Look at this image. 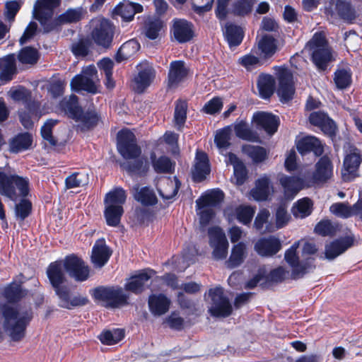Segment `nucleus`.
<instances>
[{
	"mask_svg": "<svg viewBox=\"0 0 362 362\" xmlns=\"http://www.w3.org/2000/svg\"><path fill=\"white\" fill-rule=\"evenodd\" d=\"M2 294L6 300L11 303H18L25 295L21 285L16 282H12L6 286Z\"/></svg>",
	"mask_w": 362,
	"mask_h": 362,
	"instance_id": "a19ab883",
	"label": "nucleus"
},
{
	"mask_svg": "<svg viewBox=\"0 0 362 362\" xmlns=\"http://www.w3.org/2000/svg\"><path fill=\"white\" fill-rule=\"evenodd\" d=\"M57 261L62 262V269L67 274L85 262L81 257L74 253L65 256L63 260L58 259Z\"/></svg>",
	"mask_w": 362,
	"mask_h": 362,
	"instance_id": "4d7b16f0",
	"label": "nucleus"
},
{
	"mask_svg": "<svg viewBox=\"0 0 362 362\" xmlns=\"http://www.w3.org/2000/svg\"><path fill=\"white\" fill-rule=\"evenodd\" d=\"M245 245L243 242L235 245L231 250L230 255L226 261L228 268L234 269L239 267L244 261Z\"/></svg>",
	"mask_w": 362,
	"mask_h": 362,
	"instance_id": "58836bf2",
	"label": "nucleus"
},
{
	"mask_svg": "<svg viewBox=\"0 0 362 362\" xmlns=\"http://www.w3.org/2000/svg\"><path fill=\"white\" fill-rule=\"evenodd\" d=\"M32 211V203L30 200L22 199L15 206V214L17 218L24 221Z\"/></svg>",
	"mask_w": 362,
	"mask_h": 362,
	"instance_id": "052dcab7",
	"label": "nucleus"
},
{
	"mask_svg": "<svg viewBox=\"0 0 362 362\" xmlns=\"http://www.w3.org/2000/svg\"><path fill=\"white\" fill-rule=\"evenodd\" d=\"M279 182L286 192L296 193L302 189L303 180L298 176L283 175Z\"/></svg>",
	"mask_w": 362,
	"mask_h": 362,
	"instance_id": "3c124183",
	"label": "nucleus"
},
{
	"mask_svg": "<svg viewBox=\"0 0 362 362\" xmlns=\"http://www.w3.org/2000/svg\"><path fill=\"white\" fill-rule=\"evenodd\" d=\"M361 161V150L351 147L349 153L344 158L341 168V178L344 182H351L358 177V170Z\"/></svg>",
	"mask_w": 362,
	"mask_h": 362,
	"instance_id": "1a4fd4ad",
	"label": "nucleus"
},
{
	"mask_svg": "<svg viewBox=\"0 0 362 362\" xmlns=\"http://www.w3.org/2000/svg\"><path fill=\"white\" fill-rule=\"evenodd\" d=\"M86 11L83 8H69L55 19L50 21V24L45 25L46 33L55 30L58 26L64 24L76 23L85 18Z\"/></svg>",
	"mask_w": 362,
	"mask_h": 362,
	"instance_id": "2eb2a0df",
	"label": "nucleus"
},
{
	"mask_svg": "<svg viewBox=\"0 0 362 362\" xmlns=\"http://www.w3.org/2000/svg\"><path fill=\"white\" fill-rule=\"evenodd\" d=\"M78 118L76 122L78 123V129L81 132L94 129L101 121V115L93 105H90L88 108L83 109Z\"/></svg>",
	"mask_w": 362,
	"mask_h": 362,
	"instance_id": "f3484780",
	"label": "nucleus"
},
{
	"mask_svg": "<svg viewBox=\"0 0 362 362\" xmlns=\"http://www.w3.org/2000/svg\"><path fill=\"white\" fill-rule=\"evenodd\" d=\"M228 163L233 167V175L235 185L241 186L248 178V170L245 163L233 152L228 153Z\"/></svg>",
	"mask_w": 362,
	"mask_h": 362,
	"instance_id": "7c9ffc66",
	"label": "nucleus"
},
{
	"mask_svg": "<svg viewBox=\"0 0 362 362\" xmlns=\"http://www.w3.org/2000/svg\"><path fill=\"white\" fill-rule=\"evenodd\" d=\"M114 26L107 20L101 21L99 28H95L93 33L95 42L99 45H109L112 40Z\"/></svg>",
	"mask_w": 362,
	"mask_h": 362,
	"instance_id": "c85d7f7f",
	"label": "nucleus"
},
{
	"mask_svg": "<svg viewBox=\"0 0 362 362\" xmlns=\"http://www.w3.org/2000/svg\"><path fill=\"white\" fill-rule=\"evenodd\" d=\"M210 163L195 164L192 172V180L195 182H201L210 174Z\"/></svg>",
	"mask_w": 362,
	"mask_h": 362,
	"instance_id": "338daca9",
	"label": "nucleus"
},
{
	"mask_svg": "<svg viewBox=\"0 0 362 362\" xmlns=\"http://www.w3.org/2000/svg\"><path fill=\"white\" fill-rule=\"evenodd\" d=\"M233 128L238 138L250 142H259L258 134L249 127L245 119H236L233 124Z\"/></svg>",
	"mask_w": 362,
	"mask_h": 362,
	"instance_id": "473e14b6",
	"label": "nucleus"
},
{
	"mask_svg": "<svg viewBox=\"0 0 362 362\" xmlns=\"http://www.w3.org/2000/svg\"><path fill=\"white\" fill-rule=\"evenodd\" d=\"M172 32L174 37L180 43L187 42L194 36L192 24L183 19L173 21Z\"/></svg>",
	"mask_w": 362,
	"mask_h": 362,
	"instance_id": "cd10ccee",
	"label": "nucleus"
},
{
	"mask_svg": "<svg viewBox=\"0 0 362 362\" xmlns=\"http://www.w3.org/2000/svg\"><path fill=\"white\" fill-rule=\"evenodd\" d=\"M97 71L94 66H89L86 69L83 70L81 74L76 75L71 81V88L76 92L81 91V87L85 83L86 81L90 76V75H95Z\"/></svg>",
	"mask_w": 362,
	"mask_h": 362,
	"instance_id": "49530a36",
	"label": "nucleus"
},
{
	"mask_svg": "<svg viewBox=\"0 0 362 362\" xmlns=\"http://www.w3.org/2000/svg\"><path fill=\"white\" fill-rule=\"evenodd\" d=\"M254 122L258 129H263L268 135L274 134L279 128V117L272 113L266 112H257L252 116Z\"/></svg>",
	"mask_w": 362,
	"mask_h": 362,
	"instance_id": "6ab92c4d",
	"label": "nucleus"
},
{
	"mask_svg": "<svg viewBox=\"0 0 362 362\" xmlns=\"http://www.w3.org/2000/svg\"><path fill=\"white\" fill-rule=\"evenodd\" d=\"M68 275L76 282L86 281L90 277V267L84 262Z\"/></svg>",
	"mask_w": 362,
	"mask_h": 362,
	"instance_id": "680f3d73",
	"label": "nucleus"
},
{
	"mask_svg": "<svg viewBox=\"0 0 362 362\" xmlns=\"http://www.w3.org/2000/svg\"><path fill=\"white\" fill-rule=\"evenodd\" d=\"M127 199V194L125 190L120 187H115L112 190L107 192L104 199V203L105 205H115L119 206L121 205L123 206V204L125 203Z\"/></svg>",
	"mask_w": 362,
	"mask_h": 362,
	"instance_id": "de8ad7c7",
	"label": "nucleus"
},
{
	"mask_svg": "<svg viewBox=\"0 0 362 362\" xmlns=\"http://www.w3.org/2000/svg\"><path fill=\"white\" fill-rule=\"evenodd\" d=\"M154 271L144 269L139 271L136 274L130 276L124 284V289L135 295L141 294L147 288V282L151 279Z\"/></svg>",
	"mask_w": 362,
	"mask_h": 362,
	"instance_id": "4468645a",
	"label": "nucleus"
},
{
	"mask_svg": "<svg viewBox=\"0 0 362 362\" xmlns=\"http://www.w3.org/2000/svg\"><path fill=\"white\" fill-rule=\"evenodd\" d=\"M271 189V180L264 175L255 180V187L250 191V194L256 202H264L268 200Z\"/></svg>",
	"mask_w": 362,
	"mask_h": 362,
	"instance_id": "5701e85b",
	"label": "nucleus"
},
{
	"mask_svg": "<svg viewBox=\"0 0 362 362\" xmlns=\"http://www.w3.org/2000/svg\"><path fill=\"white\" fill-rule=\"evenodd\" d=\"M124 214L122 206H113L112 204L105 205L104 210V217L107 226L117 227L121 222V218Z\"/></svg>",
	"mask_w": 362,
	"mask_h": 362,
	"instance_id": "4c0bfd02",
	"label": "nucleus"
},
{
	"mask_svg": "<svg viewBox=\"0 0 362 362\" xmlns=\"http://www.w3.org/2000/svg\"><path fill=\"white\" fill-rule=\"evenodd\" d=\"M313 49L310 59L320 72L327 70L329 65L335 61L332 47H310Z\"/></svg>",
	"mask_w": 362,
	"mask_h": 362,
	"instance_id": "dca6fc26",
	"label": "nucleus"
},
{
	"mask_svg": "<svg viewBox=\"0 0 362 362\" xmlns=\"http://www.w3.org/2000/svg\"><path fill=\"white\" fill-rule=\"evenodd\" d=\"M163 27V23L159 20L150 21L146 25L145 35L151 40H156L160 37V32Z\"/></svg>",
	"mask_w": 362,
	"mask_h": 362,
	"instance_id": "69168bd1",
	"label": "nucleus"
},
{
	"mask_svg": "<svg viewBox=\"0 0 362 362\" xmlns=\"http://www.w3.org/2000/svg\"><path fill=\"white\" fill-rule=\"evenodd\" d=\"M244 33L241 27L230 24L226 27V37L230 45H238L242 42Z\"/></svg>",
	"mask_w": 362,
	"mask_h": 362,
	"instance_id": "864d4df0",
	"label": "nucleus"
},
{
	"mask_svg": "<svg viewBox=\"0 0 362 362\" xmlns=\"http://www.w3.org/2000/svg\"><path fill=\"white\" fill-rule=\"evenodd\" d=\"M33 142V134L28 132L17 134L9 141V151L18 153L27 151L32 147Z\"/></svg>",
	"mask_w": 362,
	"mask_h": 362,
	"instance_id": "c756f323",
	"label": "nucleus"
},
{
	"mask_svg": "<svg viewBox=\"0 0 362 362\" xmlns=\"http://www.w3.org/2000/svg\"><path fill=\"white\" fill-rule=\"evenodd\" d=\"M333 176V164L327 156H321L315 165L312 180L315 184L327 182Z\"/></svg>",
	"mask_w": 362,
	"mask_h": 362,
	"instance_id": "a211bd4d",
	"label": "nucleus"
},
{
	"mask_svg": "<svg viewBox=\"0 0 362 362\" xmlns=\"http://www.w3.org/2000/svg\"><path fill=\"white\" fill-rule=\"evenodd\" d=\"M209 296L211 300L209 312L212 317H227L233 312V307L228 296L224 294L221 286H216L209 290Z\"/></svg>",
	"mask_w": 362,
	"mask_h": 362,
	"instance_id": "0eeeda50",
	"label": "nucleus"
},
{
	"mask_svg": "<svg viewBox=\"0 0 362 362\" xmlns=\"http://www.w3.org/2000/svg\"><path fill=\"white\" fill-rule=\"evenodd\" d=\"M235 211L237 220L243 225L250 224L255 215L254 209L250 206L240 205Z\"/></svg>",
	"mask_w": 362,
	"mask_h": 362,
	"instance_id": "13d9d810",
	"label": "nucleus"
},
{
	"mask_svg": "<svg viewBox=\"0 0 362 362\" xmlns=\"http://www.w3.org/2000/svg\"><path fill=\"white\" fill-rule=\"evenodd\" d=\"M59 107L62 112L70 119L76 121L83 109L78 103V98L76 95H70L68 100H62Z\"/></svg>",
	"mask_w": 362,
	"mask_h": 362,
	"instance_id": "c9c22d12",
	"label": "nucleus"
},
{
	"mask_svg": "<svg viewBox=\"0 0 362 362\" xmlns=\"http://www.w3.org/2000/svg\"><path fill=\"white\" fill-rule=\"evenodd\" d=\"M0 81L6 84L17 74L16 59L14 54H9L1 58Z\"/></svg>",
	"mask_w": 362,
	"mask_h": 362,
	"instance_id": "b1692460",
	"label": "nucleus"
},
{
	"mask_svg": "<svg viewBox=\"0 0 362 362\" xmlns=\"http://www.w3.org/2000/svg\"><path fill=\"white\" fill-rule=\"evenodd\" d=\"M313 205V202L308 197L299 199L293 207V216L300 218H306L312 213Z\"/></svg>",
	"mask_w": 362,
	"mask_h": 362,
	"instance_id": "8fccbe9b",
	"label": "nucleus"
},
{
	"mask_svg": "<svg viewBox=\"0 0 362 362\" xmlns=\"http://www.w3.org/2000/svg\"><path fill=\"white\" fill-rule=\"evenodd\" d=\"M314 232L321 236H332L336 233V228L331 221L328 219L322 220L318 222L314 228Z\"/></svg>",
	"mask_w": 362,
	"mask_h": 362,
	"instance_id": "0e129e2a",
	"label": "nucleus"
},
{
	"mask_svg": "<svg viewBox=\"0 0 362 362\" xmlns=\"http://www.w3.org/2000/svg\"><path fill=\"white\" fill-rule=\"evenodd\" d=\"M95 300L105 302L106 308H118L128 305L129 295L119 286H99L90 291Z\"/></svg>",
	"mask_w": 362,
	"mask_h": 362,
	"instance_id": "7ed1b4c3",
	"label": "nucleus"
},
{
	"mask_svg": "<svg viewBox=\"0 0 362 362\" xmlns=\"http://www.w3.org/2000/svg\"><path fill=\"white\" fill-rule=\"evenodd\" d=\"M134 199L146 206H154L158 202L154 192L147 186L141 187L134 195Z\"/></svg>",
	"mask_w": 362,
	"mask_h": 362,
	"instance_id": "09e8293b",
	"label": "nucleus"
},
{
	"mask_svg": "<svg viewBox=\"0 0 362 362\" xmlns=\"http://www.w3.org/2000/svg\"><path fill=\"white\" fill-rule=\"evenodd\" d=\"M124 162L120 166L131 176L145 177L149 170V165L146 158L141 157Z\"/></svg>",
	"mask_w": 362,
	"mask_h": 362,
	"instance_id": "a878e982",
	"label": "nucleus"
},
{
	"mask_svg": "<svg viewBox=\"0 0 362 362\" xmlns=\"http://www.w3.org/2000/svg\"><path fill=\"white\" fill-rule=\"evenodd\" d=\"M189 69L185 66L182 60L173 61L170 64L167 78V89L177 88L179 84L187 76Z\"/></svg>",
	"mask_w": 362,
	"mask_h": 362,
	"instance_id": "aec40b11",
	"label": "nucleus"
},
{
	"mask_svg": "<svg viewBox=\"0 0 362 362\" xmlns=\"http://www.w3.org/2000/svg\"><path fill=\"white\" fill-rule=\"evenodd\" d=\"M61 0H37L33 9V15L39 21L45 31V25L50 24L54 10L60 5Z\"/></svg>",
	"mask_w": 362,
	"mask_h": 362,
	"instance_id": "9b49d317",
	"label": "nucleus"
},
{
	"mask_svg": "<svg viewBox=\"0 0 362 362\" xmlns=\"http://www.w3.org/2000/svg\"><path fill=\"white\" fill-rule=\"evenodd\" d=\"M241 151L243 153L250 157L255 163H260L263 162L267 156L266 149L260 146L243 144L241 146Z\"/></svg>",
	"mask_w": 362,
	"mask_h": 362,
	"instance_id": "ea45409f",
	"label": "nucleus"
},
{
	"mask_svg": "<svg viewBox=\"0 0 362 362\" xmlns=\"http://www.w3.org/2000/svg\"><path fill=\"white\" fill-rule=\"evenodd\" d=\"M2 316L4 319L3 327L13 341H21L25 334V329L33 318L28 311L19 313L17 308L4 303L1 305Z\"/></svg>",
	"mask_w": 362,
	"mask_h": 362,
	"instance_id": "f03ea898",
	"label": "nucleus"
},
{
	"mask_svg": "<svg viewBox=\"0 0 362 362\" xmlns=\"http://www.w3.org/2000/svg\"><path fill=\"white\" fill-rule=\"evenodd\" d=\"M329 210L334 215L342 218H348L354 215H358V211L354 208V204L349 206L343 202L333 204L330 206Z\"/></svg>",
	"mask_w": 362,
	"mask_h": 362,
	"instance_id": "603ef678",
	"label": "nucleus"
},
{
	"mask_svg": "<svg viewBox=\"0 0 362 362\" xmlns=\"http://www.w3.org/2000/svg\"><path fill=\"white\" fill-rule=\"evenodd\" d=\"M142 11L143 7L141 5L133 4L127 0L118 4L114 10L115 13L121 16L127 21H132L136 13H140Z\"/></svg>",
	"mask_w": 362,
	"mask_h": 362,
	"instance_id": "e433bc0d",
	"label": "nucleus"
},
{
	"mask_svg": "<svg viewBox=\"0 0 362 362\" xmlns=\"http://www.w3.org/2000/svg\"><path fill=\"white\" fill-rule=\"evenodd\" d=\"M223 199V192L218 188L213 189L196 200V207L197 209H202L206 206H217Z\"/></svg>",
	"mask_w": 362,
	"mask_h": 362,
	"instance_id": "f704fd0d",
	"label": "nucleus"
},
{
	"mask_svg": "<svg viewBox=\"0 0 362 362\" xmlns=\"http://www.w3.org/2000/svg\"><path fill=\"white\" fill-rule=\"evenodd\" d=\"M331 5L335 6V10L344 20L351 21L356 18V12L349 2L344 0H332Z\"/></svg>",
	"mask_w": 362,
	"mask_h": 362,
	"instance_id": "37998d69",
	"label": "nucleus"
},
{
	"mask_svg": "<svg viewBox=\"0 0 362 362\" xmlns=\"http://www.w3.org/2000/svg\"><path fill=\"white\" fill-rule=\"evenodd\" d=\"M116 146L117 152L124 159L136 158L141 155L136 135L129 129H122L117 133Z\"/></svg>",
	"mask_w": 362,
	"mask_h": 362,
	"instance_id": "423d86ee",
	"label": "nucleus"
},
{
	"mask_svg": "<svg viewBox=\"0 0 362 362\" xmlns=\"http://www.w3.org/2000/svg\"><path fill=\"white\" fill-rule=\"evenodd\" d=\"M58 122L59 120L57 119H48L40 129V134L42 139L48 141L52 146H56L57 145V140L52 134V129Z\"/></svg>",
	"mask_w": 362,
	"mask_h": 362,
	"instance_id": "5fc2aeb1",
	"label": "nucleus"
},
{
	"mask_svg": "<svg viewBox=\"0 0 362 362\" xmlns=\"http://www.w3.org/2000/svg\"><path fill=\"white\" fill-rule=\"evenodd\" d=\"M281 248L280 240L271 235L259 239L254 245L256 252L261 257H269L276 255Z\"/></svg>",
	"mask_w": 362,
	"mask_h": 362,
	"instance_id": "412c9836",
	"label": "nucleus"
},
{
	"mask_svg": "<svg viewBox=\"0 0 362 362\" xmlns=\"http://www.w3.org/2000/svg\"><path fill=\"white\" fill-rule=\"evenodd\" d=\"M137 74L134 78L136 91L144 93L153 83L156 78V71L152 64L145 60L136 65Z\"/></svg>",
	"mask_w": 362,
	"mask_h": 362,
	"instance_id": "9d476101",
	"label": "nucleus"
},
{
	"mask_svg": "<svg viewBox=\"0 0 362 362\" xmlns=\"http://www.w3.org/2000/svg\"><path fill=\"white\" fill-rule=\"evenodd\" d=\"M298 243H295L286 250L284 259L292 267L291 277L292 279L303 278L306 274L310 272L315 268L314 257H307L300 261L297 255Z\"/></svg>",
	"mask_w": 362,
	"mask_h": 362,
	"instance_id": "39448f33",
	"label": "nucleus"
},
{
	"mask_svg": "<svg viewBox=\"0 0 362 362\" xmlns=\"http://www.w3.org/2000/svg\"><path fill=\"white\" fill-rule=\"evenodd\" d=\"M187 102L182 100H177L176 101L174 112V120L176 125L179 127L184 126L187 119Z\"/></svg>",
	"mask_w": 362,
	"mask_h": 362,
	"instance_id": "bf43d9fd",
	"label": "nucleus"
},
{
	"mask_svg": "<svg viewBox=\"0 0 362 362\" xmlns=\"http://www.w3.org/2000/svg\"><path fill=\"white\" fill-rule=\"evenodd\" d=\"M209 245L214 248L212 255L216 260L226 259L228 254V242L225 233L218 226H214L208 230Z\"/></svg>",
	"mask_w": 362,
	"mask_h": 362,
	"instance_id": "6e6552de",
	"label": "nucleus"
},
{
	"mask_svg": "<svg viewBox=\"0 0 362 362\" xmlns=\"http://www.w3.org/2000/svg\"><path fill=\"white\" fill-rule=\"evenodd\" d=\"M150 160L154 171L158 174H171L175 171V163L167 156L157 158L156 153L151 152Z\"/></svg>",
	"mask_w": 362,
	"mask_h": 362,
	"instance_id": "72a5a7b5",
	"label": "nucleus"
},
{
	"mask_svg": "<svg viewBox=\"0 0 362 362\" xmlns=\"http://www.w3.org/2000/svg\"><path fill=\"white\" fill-rule=\"evenodd\" d=\"M124 337L123 329H113L103 331L98 336L100 342L105 345L116 344Z\"/></svg>",
	"mask_w": 362,
	"mask_h": 362,
	"instance_id": "79ce46f5",
	"label": "nucleus"
},
{
	"mask_svg": "<svg viewBox=\"0 0 362 362\" xmlns=\"http://www.w3.org/2000/svg\"><path fill=\"white\" fill-rule=\"evenodd\" d=\"M334 81L339 90L349 88L352 82V72L350 69H337L334 73Z\"/></svg>",
	"mask_w": 362,
	"mask_h": 362,
	"instance_id": "a18cd8bd",
	"label": "nucleus"
},
{
	"mask_svg": "<svg viewBox=\"0 0 362 362\" xmlns=\"http://www.w3.org/2000/svg\"><path fill=\"white\" fill-rule=\"evenodd\" d=\"M296 148L302 156L313 153L315 156L319 157L324 152V148L320 141L313 136H306L300 139L296 142Z\"/></svg>",
	"mask_w": 362,
	"mask_h": 362,
	"instance_id": "4be33fe9",
	"label": "nucleus"
},
{
	"mask_svg": "<svg viewBox=\"0 0 362 362\" xmlns=\"http://www.w3.org/2000/svg\"><path fill=\"white\" fill-rule=\"evenodd\" d=\"M148 305L153 316H161L168 311L170 300L163 293L151 294L148 296Z\"/></svg>",
	"mask_w": 362,
	"mask_h": 362,
	"instance_id": "bb28decb",
	"label": "nucleus"
},
{
	"mask_svg": "<svg viewBox=\"0 0 362 362\" xmlns=\"http://www.w3.org/2000/svg\"><path fill=\"white\" fill-rule=\"evenodd\" d=\"M278 87L276 94L283 103L291 101L295 93L293 76L291 71L283 69L278 75Z\"/></svg>",
	"mask_w": 362,
	"mask_h": 362,
	"instance_id": "f8f14e48",
	"label": "nucleus"
},
{
	"mask_svg": "<svg viewBox=\"0 0 362 362\" xmlns=\"http://www.w3.org/2000/svg\"><path fill=\"white\" fill-rule=\"evenodd\" d=\"M16 187L21 195L25 197L29 194V180L18 175H7L0 171V194L13 200L16 196Z\"/></svg>",
	"mask_w": 362,
	"mask_h": 362,
	"instance_id": "20e7f679",
	"label": "nucleus"
},
{
	"mask_svg": "<svg viewBox=\"0 0 362 362\" xmlns=\"http://www.w3.org/2000/svg\"><path fill=\"white\" fill-rule=\"evenodd\" d=\"M112 251L105 242L98 243V242L92 248L90 260L95 269H100L104 267L110 259Z\"/></svg>",
	"mask_w": 362,
	"mask_h": 362,
	"instance_id": "393cba45",
	"label": "nucleus"
},
{
	"mask_svg": "<svg viewBox=\"0 0 362 362\" xmlns=\"http://www.w3.org/2000/svg\"><path fill=\"white\" fill-rule=\"evenodd\" d=\"M257 86L259 97L268 100L275 91V79L271 74L261 73L257 78Z\"/></svg>",
	"mask_w": 362,
	"mask_h": 362,
	"instance_id": "2f4dec72",
	"label": "nucleus"
},
{
	"mask_svg": "<svg viewBox=\"0 0 362 362\" xmlns=\"http://www.w3.org/2000/svg\"><path fill=\"white\" fill-rule=\"evenodd\" d=\"M47 277L50 285L59 298V306L67 310H72L77 307H83L90 302L86 296L80 294L71 295L69 288L63 286L66 282L65 273L62 269V262L54 261L51 262L46 270Z\"/></svg>",
	"mask_w": 362,
	"mask_h": 362,
	"instance_id": "f257e3e1",
	"label": "nucleus"
},
{
	"mask_svg": "<svg viewBox=\"0 0 362 362\" xmlns=\"http://www.w3.org/2000/svg\"><path fill=\"white\" fill-rule=\"evenodd\" d=\"M255 0H239L233 6V13L238 16H245L252 11Z\"/></svg>",
	"mask_w": 362,
	"mask_h": 362,
	"instance_id": "774afa93",
	"label": "nucleus"
},
{
	"mask_svg": "<svg viewBox=\"0 0 362 362\" xmlns=\"http://www.w3.org/2000/svg\"><path fill=\"white\" fill-rule=\"evenodd\" d=\"M68 275L76 282L86 281L90 277V267L84 262Z\"/></svg>",
	"mask_w": 362,
	"mask_h": 362,
	"instance_id": "e2e57ef3",
	"label": "nucleus"
},
{
	"mask_svg": "<svg viewBox=\"0 0 362 362\" xmlns=\"http://www.w3.org/2000/svg\"><path fill=\"white\" fill-rule=\"evenodd\" d=\"M355 238L352 235H346L332 240L327 244L325 247V255L320 256V259H326L328 261L334 260L338 256L344 253L354 244Z\"/></svg>",
	"mask_w": 362,
	"mask_h": 362,
	"instance_id": "ddd939ff",
	"label": "nucleus"
},
{
	"mask_svg": "<svg viewBox=\"0 0 362 362\" xmlns=\"http://www.w3.org/2000/svg\"><path fill=\"white\" fill-rule=\"evenodd\" d=\"M17 59L22 64L34 65L37 63L40 54L33 47H23L18 52Z\"/></svg>",
	"mask_w": 362,
	"mask_h": 362,
	"instance_id": "c03bdc74",
	"label": "nucleus"
},
{
	"mask_svg": "<svg viewBox=\"0 0 362 362\" xmlns=\"http://www.w3.org/2000/svg\"><path fill=\"white\" fill-rule=\"evenodd\" d=\"M230 126H226L217 132L214 137V143L217 148L222 149L230 146Z\"/></svg>",
	"mask_w": 362,
	"mask_h": 362,
	"instance_id": "6e6d98bb",
	"label": "nucleus"
}]
</instances>
